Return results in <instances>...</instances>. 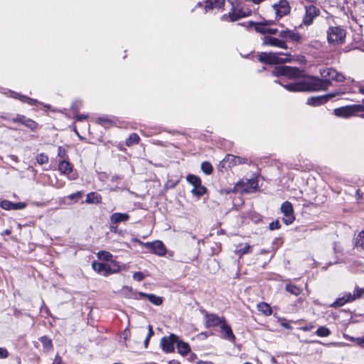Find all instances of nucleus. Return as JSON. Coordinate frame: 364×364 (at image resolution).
<instances>
[{
  "label": "nucleus",
  "mask_w": 364,
  "mask_h": 364,
  "mask_svg": "<svg viewBox=\"0 0 364 364\" xmlns=\"http://www.w3.org/2000/svg\"><path fill=\"white\" fill-rule=\"evenodd\" d=\"M321 75L323 79L314 78L312 83L318 90H326L331 84V80L336 82H343L346 80L345 76L336 70L326 68L321 70Z\"/></svg>",
  "instance_id": "f257e3e1"
},
{
  "label": "nucleus",
  "mask_w": 364,
  "mask_h": 364,
  "mask_svg": "<svg viewBox=\"0 0 364 364\" xmlns=\"http://www.w3.org/2000/svg\"><path fill=\"white\" fill-rule=\"evenodd\" d=\"M228 3L230 5V10L228 14L222 16L221 20L228 22H235L242 18L250 16L252 11L247 8H245L241 4L237 1L233 2L229 0Z\"/></svg>",
  "instance_id": "f03ea898"
},
{
  "label": "nucleus",
  "mask_w": 364,
  "mask_h": 364,
  "mask_svg": "<svg viewBox=\"0 0 364 364\" xmlns=\"http://www.w3.org/2000/svg\"><path fill=\"white\" fill-rule=\"evenodd\" d=\"M259 60L267 64H280L292 62L293 58L290 54L284 53H261L259 55Z\"/></svg>",
  "instance_id": "7ed1b4c3"
},
{
  "label": "nucleus",
  "mask_w": 364,
  "mask_h": 364,
  "mask_svg": "<svg viewBox=\"0 0 364 364\" xmlns=\"http://www.w3.org/2000/svg\"><path fill=\"white\" fill-rule=\"evenodd\" d=\"M328 43L341 45L345 43L346 32L341 26H331L326 31Z\"/></svg>",
  "instance_id": "20e7f679"
},
{
  "label": "nucleus",
  "mask_w": 364,
  "mask_h": 364,
  "mask_svg": "<svg viewBox=\"0 0 364 364\" xmlns=\"http://www.w3.org/2000/svg\"><path fill=\"white\" fill-rule=\"evenodd\" d=\"M272 73L274 76H286L290 79L298 78L301 75V70L297 68L285 65L274 68Z\"/></svg>",
  "instance_id": "39448f33"
},
{
  "label": "nucleus",
  "mask_w": 364,
  "mask_h": 364,
  "mask_svg": "<svg viewBox=\"0 0 364 364\" xmlns=\"http://www.w3.org/2000/svg\"><path fill=\"white\" fill-rule=\"evenodd\" d=\"M258 186V182L256 178L242 179L239 181L234 187V191L240 192V193H248L255 192Z\"/></svg>",
  "instance_id": "423d86ee"
},
{
  "label": "nucleus",
  "mask_w": 364,
  "mask_h": 364,
  "mask_svg": "<svg viewBox=\"0 0 364 364\" xmlns=\"http://www.w3.org/2000/svg\"><path fill=\"white\" fill-rule=\"evenodd\" d=\"M133 241L144 245V247L150 249L154 253L159 256H164L166 253V249L165 245L161 241L156 240L153 242L144 243L138 239H134Z\"/></svg>",
  "instance_id": "0eeeda50"
},
{
  "label": "nucleus",
  "mask_w": 364,
  "mask_h": 364,
  "mask_svg": "<svg viewBox=\"0 0 364 364\" xmlns=\"http://www.w3.org/2000/svg\"><path fill=\"white\" fill-rule=\"evenodd\" d=\"M320 14L319 9L314 6L309 5L305 6V14L303 17V23L305 26H310L313 23L314 20Z\"/></svg>",
  "instance_id": "6e6552de"
},
{
  "label": "nucleus",
  "mask_w": 364,
  "mask_h": 364,
  "mask_svg": "<svg viewBox=\"0 0 364 364\" xmlns=\"http://www.w3.org/2000/svg\"><path fill=\"white\" fill-rule=\"evenodd\" d=\"M178 336L171 334L168 337H163L161 339V346L163 350L166 353H172L174 351L175 345L178 341Z\"/></svg>",
  "instance_id": "1a4fd4ad"
},
{
  "label": "nucleus",
  "mask_w": 364,
  "mask_h": 364,
  "mask_svg": "<svg viewBox=\"0 0 364 364\" xmlns=\"http://www.w3.org/2000/svg\"><path fill=\"white\" fill-rule=\"evenodd\" d=\"M272 10L278 18L288 14L290 12V6L286 0H280L278 3L272 5Z\"/></svg>",
  "instance_id": "9d476101"
},
{
  "label": "nucleus",
  "mask_w": 364,
  "mask_h": 364,
  "mask_svg": "<svg viewBox=\"0 0 364 364\" xmlns=\"http://www.w3.org/2000/svg\"><path fill=\"white\" fill-rule=\"evenodd\" d=\"M58 171L61 174L65 175L69 180H75L77 174L73 171V166L68 161L62 160L59 162Z\"/></svg>",
  "instance_id": "9b49d317"
},
{
  "label": "nucleus",
  "mask_w": 364,
  "mask_h": 364,
  "mask_svg": "<svg viewBox=\"0 0 364 364\" xmlns=\"http://www.w3.org/2000/svg\"><path fill=\"white\" fill-rule=\"evenodd\" d=\"M281 211L284 214L283 221L285 224L290 225L294 221V210L290 202L283 203L281 206Z\"/></svg>",
  "instance_id": "f8f14e48"
},
{
  "label": "nucleus",
  "mask_w": 364,
  "mask_h": 364,
  "mask_svg": "<svg viewBox=\"0 0 364 364\" xmlns=\"http://www.w3.org/2000/svg\"><path fill=\"white\" fill-rule=\"evenodd\" d=\"M283 86L286 90L291 92H304L311 89L310 84L305 81L291 82Z\"/></svg>",
  "instance_id": "ddd939ff"
},
{
  "label": "nucleus",
  "mask_w": 364,
  "mask_h": 364,
  "mask_svg": "<svg viewBox=\"0 0 364 364\" xmlns=\"http://www.w3.org/2000/svg\"><path fill=\"white\" fill-rule=\"evenodd\" d=\"M272 23V20H264L259 23H255L252 21H250L247 22V25H245V23H243L242 25L247 27H252L254 26L255 29L257 32L264 34L267 33L269 26H271Z\"/></svg>",
  "instance_id": "4468645a"
},
{
  "label": "nucleus",
  "mask_w": 364,
  "mask_h": 364,
  "mask_svg": "<svg viewBox=\"0 0 364 364\" xmlns=\"http://www.w3.org/2000/svg\"><path fill=\"white\" fill-rule=\"evenodd\" d=\"M248 159L246 158L228 154L221 163L227 164L228 167L230 168L237 165L248 164Z\"/></svg>",
  "instance_id": "2eb2a0df"
},
{
  "label": "nucleus",
  "mask_w": 364,
  "mask_h": 364,
  "mask_svg": "<svg viewBox=\"0 0 364 364\" xmlns=\"http://www.w3.org/2000/svg\"><path fill=\"white\" fill-rule=\"evenodd\" d=\"M263 44L284 49H287L288 48L284 41L269 36H265L263 38Z\"/></svg>",
  "instance_id": "dca6fc26"
},
{
  "label": "nucleus",
  "mask_w": 364,
  "mask_h": 364,
  "mask_svg": "<svg viewBox=\"0 0 364 364\" xmlns=\"http://www.w3.org/2000/svg\"><path fill=\"white\" fill-rule=\"evenodd\" d=\"M360 298L359 294L346 293L342 297L338 298L332 304L333 307H341L348 302L353 301Z\"/></svg>",
  "instance_id": "f3484780"
},
{
  "label": "nucleus",
  "mask_w": 364,
  "mask_h": 364,
  "mask_svg": "<svg viewBox=\"0 0 364 364\" xmlns=\"http://www.w3.org/2000/svg\"><path fill=\"white\" fill-rule=\"evenodd\" d=\"M92 269L99 274L107 276L112 273L117 272V270H112L109 265L97 262H93L92 264Z\"/></svg>",
  "instance_id": "a211bd4d"
},
{
  "label": "nucleus",
  "mask_w": 364,
  "mask_h": 364,
  "mask_svg": "<svg viewBox=\"0 0 364 364\" xmlns=\"http://www.w3.org/2000/svg\"><path fill=\"white\" fill-rule=\"evenodd\" d=\"M12 121L14 122H20L31 131L36 130L38 127V124L35 121L21 114H18L16 117L12 119Z\"/></svg>",
  "instance_id": "6ab92c4d"
},
{
  "label": "nucleus",
  "mask_w": 364,
  "mask_h": 364,
  "mask_svg": "<svg viewBox=\"0 0 364 364\" xmlns=\"http://www.w3.org/2000/svg\"><path fill=\"white\" fill-rule=\"evenodd\" d=\"M279 36L283 39H289L294 42H299L301 38L297 31L290 29L282 30L279 32Z\"/></svg>",
  "instance_id": "aec40b11"
},
{
  "label": "nucleus",
  "mask_w": 364,
  "mask_h": 364,
  "mask_svg": "<svg viewBox=\"0 0 364 364\" xmlns=\"http://www.w3.org/2000/svg\"><path fill=\"white\" fill-rule=\"evenodd\" d=\"M26 204L23 202L13 203L7 200H4L0 203V207L2 209L10 210H22L24 209Z\"/></svg>",
  "instance_id": "412c9836"
},
{
  "label": "nucleus",
  "mask_w": 364,
  "mask_h": 364,
  "mask_svg": "<svg viewBox=\"0 0 364 364\" xmlns=\"http://www.w3.org/2000/svg\"><path fill=\"white\" fill-rule=\"evenodd\" d=\"M355 111L354 106H346L335 109L333 112L337 117L347 118L352 116Z\"/></svg>",
  "instance_id": "4be33fe9"
},
{
  "label": "nucleus",
  "mask_w": 364,
  "mask_h": 364,
  "mask_svg": "<svg viewBox=\"0 0 364 364\" xmlns=\"http://www.w3.org/2000/svg\"><path fill=\"white\" fill-rule=\"evenodd\" d=\"M225 321V320L224 318H220L215 314H207L205 315V324H206V326H208V327L217 326L219 325L220 326L222 325V323Z\"/></svg>",
  "instance_id": "5701e85b"
},
{
  "label": "nucleus",
  "mask_w": 364,
  "mask_h": 364,
  "mask_svg": "<svg viewBox=\"0 0 364 364\" xmlns=\"http://www.w3.org/2000/svg\"><path fill=\"white\" fill-rule=\"evenodd\" d=\"M334 96V95H326L317 97H311L308 99L307 104L312 106H318L326 103L329 99Z\"/></svg>",
  "instance_id": "b1692460"
},
{
  "label": "nucleus",
  "mask_w": 364,
  "mask_h": 364,
  "mask_svg": "<svg viewBox=\"0 0 364 364\" xmlns=\"http://www.w3.org/2000/svg\"><path fill=\"white\" fill-rule=\"evenodd\" d=\"M220 332L223 334V338L226 339L230 342H235V336L232 333V328L230 326L226 323V322H223L220 326Z\"/></svg>",
  "instance_id": "393cba45"
},
{
  "label": "nucleus",
  "mask_w": 364,
  "mask_h": 364,
  "mask_svg": "<svg viewBox=\"0 0 364 364\" xmlns=\"http://www.w3.org/2000/svg\"><path fill=\"white\" fill-rule=\"evenodd\" d=\"M121 293L126 298L139 300L140 292L134 291L133 289L129 286H124L122 288Z\"/></svg>",
  "instance_id": "a878e982"
},
{
  "label": "nucleus",
  "mask_w": 364,
  "mask_h": 364,
  "mask_svg": "<svg viewBox=\"0 0 364 364\" xmlns=\"http://www.w3.org/2000/svg\"><path fill=\"white\" fill-rule=\"evenodd\" d=\"M142 298H146L151 303L154 305L159 306L163 302V299L161 296H156L153 294H146L144 292H140L139 299Z\"/></svg>",
  "instance_id": "bb28decb"
},
{
  "label": "nucleus",
  "mask_w": 364,
  "mask_h": 364,
  "mask_svg": "<svg viewBox=\"0 0 364 364\" xmlns=\"http://www.w3.org/2000/svg\"><path fill=\"white\" fill-rule=\"evenodd\" d=\"M129 218L127 213H114L110 216V222L112 224H118L121 222H127Z\"/></svg>",
  "instance_id": "cd10ccee"
},
{
  "label": "nucleus",
  "mask_w": 364,
  "mask_h": 364,
  "mask_svg": "<svg viewBox=\"0 0 364 364\" xmlns=\"http://www.w3.org/2000/svg\"><path fill=\"white\" fill-rule=\"evenodd\" d=\"M252 247L247 243L240 244L235 249V252L240 258L244 255L252 252Z\"/></svg>",
  "instance_id": "c85d7f7f"
},
{
  "label": "nucleus",
  "mask_w": 364,
  "mask_h": 364,
  "mask_svg": "<svg viewBox=\"0 0 364 364\" xmlns=\"http://www.w3.org/2000/svg\"><path fill=\"white\" fill-rule=\"evenodd\" d=\"M11 97L18 99L22 102L28 103L30 105H36L39 104V102L35 99L30 98L27 96L20 95L17 92H13L11 93Z\"/></svg>",
  "instance_id": "c756f323"
},
{
  "label": "nucleus",
  "mask_w": 364,
  "mask_h": 364,
  "mask_svg": "<svg viewBox=\"0 0 364 364\" xmlns=\"http://www.w3.org/2000/svg\"><path fill=\"white\" fill-rule=\"evenodd\" d=\"M176 346L178 348V352L181 355L185 356L191 351L190 346L188 343L183 342L178 338V341L176 343Z\"/></svg>",
  "instance_id": "7c9ffc66"
},
{
  "label": "nucleus",
  "mask_w": 364,
  "mask_h": 364,
  "mask_svg": "<svg viewBox=\"0 0 364 364\" xmlns=\"http://www.w3.org/2000/svg\"><path fill=\"white\" fill-rule=\"evenodd\" d=\"M224 0H207L205 1L204 7L206 11L215 8L219 9L224 5Z\"/></svg>",
  "instance_id": "2f4dec72"
},
{
  "label": "nucleus",
  "mask_w": 364,
  "mask_h": 364,
  "mask_svg": "<svg viewBox=\"0 0 364 364\" xmlns=\"http://www.w3.org/2000/svg\"><path fill=\"white\" fill-rule=\"evenodd\" d=\"M259 311L265 316H270L272 313L271 306L266 302H260L257 305Z\"/></svg>",
  "instance_id": "473e14b6"
},
{
  "label": "nucleus",
  "mask_w": 364,
  "mask_h": 364,
  "mask_svg": "<svg viewBox=\"0 0 364 364\" xmlns=\"http://www.w3.org/2000/svg\"><path fill=\"white\" fill-rule=\"evenodd\" d=\"M102 197L100 195L94 192L88 193L86 196V202L87 203H100Z\"/></svg>",
  "instance_id": "72a5a7b5"
},
{
  "label": "nucleus",
  "mask_w": 364,
  "mask_h": 364,
  "mask_svg": "<svg viewBox=\"0 0 364 364\" xmlns=\"http://www.w3.org/2000/svg\"><path fill=\"white\" fill-rule=\"evenodd\" d=\"M191 192L193 195L200 197L205 193L206 188L202 186L200 183V185L195 186Z\"/></svg>",
  "instance_id": "f704fd0d"
},
{
  "label": "nucleus",
  "mask_w": 364,
  "mask_h": 364,
  "mask_svg": "<svg viewBox=\"0 0 364 364\" xmlns=\"http://www.w3.org/2000/svg\"><path fill=\"white\" fill-rule=\"evenodd\" d=\"M186 180L188 183L193 186V188L198 185H200L201 183L200 178L198 176L193 174L188 175Z\"/></svg>",
  "instance_id": "c9c22d12"
},
{
  "label": "nucleus",
  "mask_w": 364,
  "mask_h": 364,
  "mask_svg": "<svg viewBox=\"0 0 364 364\" xmlns=\"http://www.w3.org/2000/svg\"><path fill=\"white\" fill-rule=\"evenodd\" d=\"M355 247L364 250V230H362L355 238Z\"/></svg>",
  "instance_id": "e433bc0d"
},
{
  "label": "nucleus",
  "mask_w": 364,
  "mask_h": 364,
  "mask_svg": "<svg viewBox=\"0 0 364 364\" xmlns=\"http://www.w3.org/2000/svg\"><path fill=\"white\" fill-rule=\"evenodd\" d=\"M316 334L320 337H327L331 334V331L326 326H320L316 330Z\"/></svg>",
  "instance_id": "4c0bfd02"
},
{
  "label": "nucleus",
  "mask_w": 364,
  "mask_h": 364,
  "mask_svg": "<svg viewBox=\"0 0 364 364\" xmlns=\"http://www.w3.org/2000/svg\"><path fill=\"white\" fill-rule=\"evenodd\" d=\"M286 290L296 296L300 294L301 292V289L299 287L293 284H287L286 286Z\"/></svg>",
  "instance_id": "58836bf2"
},
{
  "label": "nucleus",
  "mask_w": 364,
  "mask_h": 364,
  "mask_svg": "<svg viewBox=\"0 0 364 364\" xmlns=\"http://www.w3.org/2000/svg\"><path fill=\"white\" fill-rule=\"evenodd\" d=\"M139 140V136L136 134H132L126 141V144L128 146L137 144Z\"/></svg>",
  "instance_id": "ea45409f"
},
{
  "label": "nucleus",
  "mask_w": 364,
  "mask_h": 364,
  "mask_svg": "<svg viewBox=\"0 0 364 364\" xmlns=\"http://www.w3.org/2000/svg\"><path fill=\"white\" fill-rule=\"evenodd\" d=\"M201 169L205 174H210L213 172V168L210 163L204 161L201 164Z\"/></svg>",
  "instance_id": "a19ab883"
},
{
  "label": "nucleus",
  "mask_w": 364,
  "mask_h": 364,
  "mask_svg": "<svg viewBox=\"0 0 364 364\" xmlns=\"http://www.w3.org/2000/svg\"><path fill=\"white\" fill-rule=\"evenodd\" d=\"M97 257L100 259H103L105 261H109L112 258V255L111 253L107 251H100L97 253Z\"/></svg>",
  "instance_id": "79ce46f5"
},
{
  "label": "nucleus",
  "mask_w": 364,
  "mask_h": 364,
  "mask_svg": "<svg viewBox=\"0 0 364 364\" xmlns=\"http://www.w3.org/2000/svg\"><path fill=\"white\" fill-rule=\"evenodd\" d=\"M40 341L45 349L48 350L52 348V341L48 337L43 336L40 338Z\"/></svg>",
  "instance_id": "37998d69"
},
{
  "label": "nucleus",
  "mask_w": 364,
  "mask_h": 364,
  "mask_svg": "<svg viewBox=\"0 0 364 364\" xmlns=\"http://www.w3.org/2000/svg\"><path fill=\"white\" fill-rule=\"evenodd\" d=\"M36 161L41 165L47 164L48 162V157L45 154L41 153V154L37 155Z\"/></svg>",
  "instance_id": "c03bdc74"
},
{
  "label": "nucleus",
  "mask_w": 364,
  "mask_h": 364,
  "mask_svg": "<svg viewBox=\"0 0 364 364\" xmlns=\"http://www.w3.org/2000/svg\"><path fill=\"white\" fill-rule=\"evenodd\" d=\"M144 278V276L142 272H135L134 274H133V279L136 281H138V282H140Z\"/></svg>",
  "instance_id": "a18cd8bd"
},
{
  "label": "nucleus",
  "mask_w": 364,
  "mask_h": 364,
  "mask_svg": "<svg viewBox=\"0 0 364 364\" xmlns=\"http://www.w3.org/2000/svg\"><path fill=\"white\" fill-rule=\"evenodd\" d=\"M279 228H280V224L278 220L273 221L269 224V229L271 230H278Z\"/></svg>",
  "instance_id": "49530a36"
},
{
  "label": "nucleus",
  "mask_w": 364,
  "mask_h": 364,
  "mask_svg": "<svg viewBox=\"0 0 364 364\" xmlns=\"http://www.w3.org/2000/svg\"><path fill=\"white\" fill-rule=\"evenodd\" d=\"M9 356V353L7 350L4 348L0 347V358L4 359Z\"/></svg>",
  "instance_id": "de8ad7c7"
},
{
  "label": "nucleus",
  "mask_w": 364,
  "mask_h": 364,
  "mask_svg": "<svg viewBox=\"0 0 364 364\" xmlns=\"http://www.w3.org/2000/svg\"><path fill=\"white\" fill-rule=\"evenodd\" d=\"M58 156L60 158H64L66 156V150L63 147L59 146L58 150Z\"/></svg>",
  "instance_id": "09e8293b"
},
{
  "label": "nucleus",
  "mask_w": 364,
  "mask_h": 364,
  "mask_svg": "<svg viewBox=\"0 0 364 364\" xmlns=\"http://www.w3.org/2000/svg\"><path fill=\"white\" fill-rule=\"evenodd\" d=\"M82 193L78 191V192H76L75 193H72L70 194L68 198L70 199V200H73V199H78L80 198L81 196H82Z\"/></svg>",
  "instance_id": "8fccbe9b"
},
{
  "label": "nucleus",
  "mask_w": 364,
  "mask_h": 364,
  "mask_svg": "<svg viewBox=\"0 0 364 364\" xmlns=\"http://www.w3.org/2000/svg\"><path fill=\"white\" fill-rule=\"evenodd\" d=\"M314 328V326L312 323H309L308 325H306L304 326H302L300 328L301 330L304 331H310Z\"/></svg>",
  "instance_id": "3c124183"
},
{
  "label": "nucleus",
  "mask_w": 364,
  "mask_h": 364,
  "mask_svg": "<svg viewBox=\"0 0 364 364\" xmlns=\"http://www.w3.org/2000/svg\"><path fill=\"white\" fill-rule=\"evenodd\" d=\"M355 342L360 346L364 347V336L356 338Z\"/></svg>",
  "instance_id": "603ef678"
},
{
  "label": "nucleus",
  "mask_w": 364,
  "mask_h": 364,
  "mask_svg": "<svg viewBox=\"0 0 364 364\" xmlns=\"http://www.w3.org/2000/svg\"><path fill=\"white\" fill-rule=\"evenodd\" d=\"M355 294H359L360 295V298L362 296V295L364 294V288L363 289H360L358 287H356L355 291H354Z\"/></svg>",
  "instance_id": "864d4df0"
},
{
  "label": "nucleus",
  "mask_w": 364,
  "mask_h": 364,
  "mask_svg": "<svg viewBox=\"0 0 364 364\" xmlns=\"http://www.w3.org/2000/svg\"><path fill=\"white\" fill-rule=\"evenodd\" d=\"M148 329H149V332H148L146 337L148 338H150L154 334V331H153V328L151 325H149Z\"/></svg>",
  "instance_id": "5fc2aeb1"
},
{
  "label": "nucleus",
  "mask_w": 364,
  "mask_h": 364,
  "mask_svg": "<svg viewBox=\"0 0 364 364\" xmlns=\"http://www.w3.org/2000/svg\"><path fill=\"white\" fill-rule=\"evenodd\" d=\"M281 325H282V326H283L285 328L291 329V325H290V323L289 322H286V321H283L281 323Z\"/></svg>",
  "instance_id": "6e6d98bb"
},
{
  "label": "nucleus",
  "mask_w": 364,
  "mask_h": 364,
  "mask_svg": "<svg viewBox=\"0 0 364 364\" xmlns=\"http://www.w3.org/2000/svg\"><path fill=\"white\" fill-rule=\"evenodd\" d=\"M220 193H222V194H229L230 193H231V192H235V191H234V188H233L232 190H230V189H225V188H224V189H221V190L220 191Z\"/></svg>",
  "instance_id": "4d7b16f0"
},
{
  "label": "nucleus",
  "mask_w": 364,
  "mask_h": 364,
  "mask_svg": "<svg viewBox=\"0 0 364 364\" xmlns=\"http://www.w3.org/2000/svg\"><path fill=\"white\" fill-rule=\"evenodd\" d=\"M277 33H278V30L277 29H276V28H271L269 27L267 33L276 34Z\"/></svg>",
  "instance_id": "13d9d810"
},
{
  "label": "nucleus",
  "mask_w": 364,
  "mask_h": 364,
  "mask_svg": "<svg viewBox=\"0 0 364 364\" xmlns=\"http://www.w3.org/2000/svg\"><path fill=\"white\" fill-rule=\"evenodd\" d=\"M197 364H213L212 362H210V361H202V360H200L198 362H197Z\"/></svg>",
  "instance_id": "bf43d9fd"
},
{
  "label": "nucleus",
  "mask_w": 364,
  "mask_h": 364,
  "mask_svg": "<svg viewBox=\"0 0 364 364\" xmlns=\"http://www.w3.org/2000/svg\"><path fill=\"white\" fill-rule=\"evenodd\" d=\"M11 232V230L9 229H6L3 232H2V235H10Z\"/></svg>",
  "instance_id": "052dcab7"
},
{
  "label": "nucleus",
  "mask_w": 364,
  "mask_h": 364,
  "mask_svg": "<svg viewBox=\"0 0 364 364\" xmlns=\"http://www.w3.org/2000/svg\"><path fill=\"white\" fill-rule=\"evenodd\" d=\"M168 364H180V363L176 360H172L168 362Z\"/></svg>",
  "instance_id": "680f3d73"
},
{
  "label": "nucleus",
  "mask_w": 364,
  "mask_h": 364,
  "mask_svg": "<svg viewBox=\"0 0 364 364\" xmlns=\"http://www.w3.org/2000/svg\"><path fill=\"white\" fill-rule=\"evenodd\" d=\"M359 91H360V93L364 95V85H360L359 87Z\"/></svg>",
  "instance_id": "e2e57ef3"
},
{
  "label": "nucleus",
  "mask_w": 364,
  "mask_h": 364,
  "mask_svg": "<svg viewBox=\"0 0 364 364\" xmlns=\"http://www.w3.org/2000/svg\"><path fill=\"white\" fill-rule=\"evenodd\" d=\"M10 157L11 158V159H12V160H14V161H16V162H18V157H17L16 156H15V155H11Z\"/></svg>",
  "instance_id": "0e129e2a"
},
{
  "label": "nucleus",
  "mask_w": 364,
  "mask_h": 364,
  "mask_svg": "<svg viewBox=\"0 0 364 364\" xmlns=\"http://www.w3.org/2000/svg\"><path fill=\"white\" fill-rule=\"evenodd\" d=\"M149 340H150V338H148L146 337V339H145V341H144V346H145V347H146V348L148 346V344H149Z\"/></svg>",
  "instance_id": "69168bd1"
},
{
  "label": "nucleus",
  "mask_w": 364,
  "mask_h": 364,
  "mask_svg": "<svg viewBox=\"0 0 364 364\" xmlns=\"http://www.w3.org/2000/svg\"><path fill=\"white\" fill-rule=\"evenodd\" d=\"M85 118H86V117H85V116H84V115H80V116H77V119L78 120H82V119H85Z\"/></svg>",
  "instance_id": "338daca9"
},
{
  "label": "nucleus",
  "mask_w": 364,
  "mask_h": 364,
  "mask_svg": "<svg viewBox=\"0 0 364 364\" xmlns=\"http://www.w3.org/2000/svg\"><path fill=\"white\" fill-rule=\"evenodd\" d=\"M128 333H129V332H127V331H124V338H125V339H127V336H128Z\"/></svg>",
  "instance_id": "774afa93"
}]
</instances>
